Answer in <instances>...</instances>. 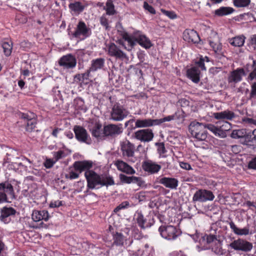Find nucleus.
I'll list each match as a JSON object with an SVG mask.
<instances>
[{
  "instance_id": "nucleus-47",
  "label": "nucleus",
  "mask_w": 256,
  "mask_h": 256,
  "mask_svg": "<svg viewBox=\"0 0 256 256\" xmlns=\"http://www.w3.org/2000/svg\"><path fill=\"white\" fill-rule=\"evenodd\" d=\"M250 2V0H234V4L237 8H242L248 6Z\"/></svg>"
},
{
  "instance_id": "nucleus-59",
  "label": "nucleus",
  "mask_w": 256,
  "mask_h": 256,
  "mask_svg": "<svg viewBox=\"0 0 256 256\" xmlns=\"http://www.w3.org/2000/svg\"><path fill=\"white\" fill-rule=\"evenodd\" d=\"M54 156L56 160L58 161V160L64 158L65 156V154L62 150H58L54 153Z\"/></svg>"
},
{
  "instance_id": "nucleus-30",
  "label": "nucleus",
  "mask_w": 256,
  "mask_h": 256,
  "mask_svg": "<svg viewBox=\"0 0 256 256\" xmlns=\"http://www.w3.org/2000/svg\"><path fill=\"white\" fill-rule=\"evenodd\" d=\"M200 71L196 66L188 68L186 71V76L194 83H198L200 80Z\"/></svg>"
},
{
  "instance_id": "nucleus-58",
  "label": "nucleus",
  "mask_w": 256,
  "mask_h": 256,
  "mask_svg": "<svg viewBox=\"0 0 256 256\" xmlns=\"http://www.w3.org/2000/svg\"><path fill=\"white\" fill-rule=\"evenodd\" d=\"M242 121L247 124H250V126H256V118H245L242 119Z\"/></svg>"
},
{
  "instance_id": "nucleus-41",
  "label": "nucleus",
  "mask_w": 256,
  "mask_h": 256,
  "mask_svg": "<svg viewBox=\"0 0 256 256\" xmlns=\"http://www.w3.org/2000/svg\"><path fill=\"white\" fill-rule=\"evenodd\" d=\"M68 7L71 10L77 13L82 12L84 8V6L79 2L70 3Z\"/></svg>"
},
{
  "instance_id": "nucleus-14",
  "label": "nucleus",
  "mask_w": 256,
  "mask_h": 256,
  "mask_svg": "<svg viewBox=\"0 0 256 256\" xmlns=\"http://www.w3.org/2000/svg\"><path fill=\"white\" fill-rule=\"evenodd\" d=\"M246 74L244 68H238L230 74L228 78V82L229 84H234L240 82L242 76H246Z\"/></svg>"
},
{
  "instance_id": "nucleus-46",
  "label": "nucleus",
  "mask_w": 256,
  "mask_h": 256,
  "mask_svg": "<svg viewBox=\"0 0 256 256\" xmlns=\"http://www.w3.org/2000/svg\"><path fill=\"white\" fill-rule=\"evenodd\" d=\"M74 104L76 106L79 110L86 112V108L84 105V102L82 98H78L74 100Z\"/></svg>"
},
{
  "instance_id": "nucleus-53",
  "label": "nucleus",
  "mask_w": 256,
  "mask_h": 256,
  "mask_svg": "<svg viewBox=\"0 0 256 256\" xmlns=\"http://www.w3.org/2000/svg\"><path fill=\"white\" fill-rule=\"evenodd\" d=\"M162 12L170 19H174L176 18V15L173 11L166 10L164 9H161Z\"/></svg>"
},
{
  "instance_id": "nucleus-22",
  "label": "nucleus",
  "mask_w": 256,
  "mask_h": 256,
  "mask_svg": "<svg viewBox=\"0 0 256 256\" xmlns=\"http://www.w3.org/2000/svg\"><path fill=\"white\" fill-rule=\"evenodd\" d=\"M183 38L188 42L198 43L200 40L197 32L194 30L186 29L183 32Z\"/></svg>"
},
{
  "instance_id": "nucleus-33",
  "label": "nucleus",
  "mask_w": 256,
  "mask_h": 256,
  "mask_svg": "<svg viewBox=\"0 0 256 256\" xmlns=\"http://www.w3.org/2000/svg\"><path fill=\"white\" fill-rule=\"evenodd\" d=\"M136 42L146 49L150 48L152 46L150 40L144 34H139L136 36Z\"/></svg>"
},
{
  "instance_id": "nucleus-3",
  "label": "nucleus",
  "mask_w": 256,
  "mask_h": 256,
  "mask_svg": "<svg viewBox=\"0 0 256 256\" xmlns=\"http://www.w3.org/2000/svg\"><path fill=\"white\" fill-rule=\"evenodd\" d=\"M232 128L231 124L226 120L217 122L216 124H208L207 128L212 132L216 136L221 138L226 136V132Z\"/></svg>"
},
{
  "instance_id": "nucleus-25",
  "label": "nucleus",
  "mask_w": 256,
  "mask_h": 256,
  "mask_svg": "<svg viewBox=\"0 0 256 256\" xmlns=\"http://www.w3.org/2000/svg\"><path fill=\"white\" fill-rule=\"evenodd\" d=\"M118 170L128 174H133L136 173V170L126 162L122 160H117L114 163Z\"/></svg>"
},
{
  "instance_id": "nucleus-27",
  "label": "nucleus",
  "mask_w": 256,
  "mask_h": 256,
  "mask_svg": "<svg viewBox=\"0 0 256 256\" xmlns=\"http://www.w3.org/2000/svg\"><path fill=\"white\" fill-rule=\"evenodd\" d=\"M92 166V162L91 161L84 160L76 161L73 164V167L76 171L81 173L82 171L90 170V169Z\"/></svg>"
},
{
  "instance_id": "nucleus-62",
  "label": "nucleus",
  "mask_w": 256,
  "mask_h": 256,
  "mask_svg": "<svg viewBox=\"0 0 256 256\" xmlns=\"http://www.w3.org/2000/svg\"><path fill=\"white\" fill-rule=\"evenodd\" d=\"M196 64L202 70H206V68L204 66V61L203 58H200L198 62H196Z\"/></svg>"
},
{
  "instance_id": "nucleus-50",
  "label": "nucleus",
  "mask_w": 256,
  "mask_h": 256,
  "mask_svg": "<svg viewBox=\"0 0 256 256\" xmlns=\"http://www.w3.org/2000/svg\"><path fill=\"white\" fill-rule=\"evenodd\" d=\"M130 206V203L128 201H124L118 206L114 210V212H118L120 210L126 209Z\"/></svg>"
},
{
  "instance_id": "nucleus-20",
  "label": "nucleus",
  "mask_w": 256,
  "mask_h": 256,
  "mask_svg": "<svg viewBox=\"0 0 256 256\" xmlns=\"http://www.w3.org/2000/svg\"><path fill=\"white\" fill-rule=\"evenodd\" d=\"M134 146L128 140L124 141L121 144V150L123 156L128 158H131L132 160H129L133 162H134V160L132 159L134 154Z\"/></svg>"
},
{
  "instance_id": "nucleus-60",
  "label": "nucleus",
  "mask_w": 256,
  "mask_h": 256,
  "mask_svg": "<svg viewBox=\"0 0 256 256\" xmlns=\"http://www.w3.org/2000/svg\"><path fill=\"white\" fill-rule=\"evenodd\" d=\"M100 24L105 27L106 29H108V20L104 16H102L100 18Z\"/></svg>"
},
{
  "instance_id": "nucleus-2",
  "label": "nucleus",
  "mask_w": 256,
  "mask_h": 256,
  "mask_svg": "<svg viewBox=\"0 0 256 256\" xmlns=\"http://www.w3.org/2000/svg\"><path fill=\"white\" fill-rule=\"evenodd\" d=\"M208 124H203L196 122H192L188 128L192 136L200 141L205 140L208 136L206 130Z\"/></svg>"
},
{
  "instance_id": "nucleus-11",
  "label": "nucleus",
  "mask_w": 256,
  "mask_h": 256,
  "mask_svg": "<svg viewBox=\"0 0 256 256\" xmlns=\"http://www.w3.org/2000/svg\"><path fill=\"white\" fill-rule=\"evenodd\" d=\"M91 34V30L82 21H80L76 26L73 36L80 40H84Z\"/></svg>"
},
{
  "instance_id": "nucleus-29",
  "label": "nucleus",
  "mask_w": 256,
  "mask_h": 256,
  "mask_svg": "<svg viewBox=\"0 0 256 256\" xmlns=\"http://www.w3.org/2000/svg\"><path fill=\"white\" fill-rule=\"evenodd\" d=\"M228 224L233 232L236 235L240 236H247L250 234L248 226H246L242 228H239L236 226L234 222L232 220L228 222Z\"/></svg>"
},
{
  "instance_id": "nucleus-40",
  "label": "nucleus",
  "mask_w": 256,
  "mask_h": 256,
  "mask_svg": "<svg viewBox=\"0 0 256 256\" xmlns=\"http://www.w3.org/2000/svg\"><path fill=\"white\" fill-rule=\"evenodd\" d=\"M212 250L216 254L222 255L224 254L222 248V242L220 240L210 246Z\"/></svg>"
},
{
  "instance_id": "nucleus-44",
  "label": "nucleus",
  "mask_w": 256,
  "mask_h": 256,
  "mask_svg": "<svg viewBox=\"0 0 256 256\" xmlns=\"http://www.w3.org/2000/svg\"><path fill=\"white\" fill-rule=\"evenodd\" d=\"M246 134V132L245 130H232L230 136L233 138H244Z\"/></svg>"
},
{
  "instance_id": "nucleus-13",
  "label": "nucleus",
  "mask_w": 256,
  "mask_h": 256,
  "mask_svg": "<svg viewBox=\"0 0 256 256\" xmlns=\"http://www.w3.org/2000/svg\"><path fill=\"white\" fill-rule=\"evenodd\" d=\"M154 134L152 130L146 128L142 129L136 132L134 137L136 140L142 142H150L154 138Z\"/></svg>"
},
{
  "instance_id": "nucleus-24",
  "label": "nucleus",
  "mask_w": 256,
  "mask_h": 256,
  "mask_svg": "<svg viewBox=\"0 0 256 256\" xmlns=\"http://www.w3.org/2000/svg\"><path fill=\"white\" fill-rule=\"evenodd\" d=\"M122 38L128 43V46H126L124 44V42L122 40H118V44H121L124 46V48L130 51L131 50L132 48L136 45V36L134 37L132 36L129 35L128 33L125 32L122 36Z\"/></svg>"
},
{
  "instance_id": "nucleus-63",
  "label": "nucleus",
  "mask_w": 256,
  "mask_h": 256,
  "mask_svg": "<svg viewBox=\"0 0 256 256\" xmlns=\"http://www.w3.org/2000/svg\"><path fill=\"white\" fill-rule=\"evenodd\" d=\"M180 166L181 168L186 170H190L192 169L190 165L189 164L186 162H180Z\"/></svg>"
},
{
  "instance_id": "nucleus-39",
  "label": "nucleus",
  "mask_w": 256,
  "mask_h": 256,
  "mask_svg": "<svg viewBox=\"0 0 256 256\" xmlns=\"http://www.w3.org/2000/svg\"><path fill=\"white\" fill-rule=\"evenodd\" d=\"M245 37L244 36H237L230 40V43L234 46L240 47L244 45Z\"/></svg>"
},
{
  "instance_id": "nucleus-61",
  "label": "nucleus",
  "mask_w": 256,
  "mask_h": 256,
  "mask_svg": "<svg viewBox=\"0 0 256 256\" xmlns=\"http://www.w3.org/2000/svg\"><path fill=\"white\" fill-rule=\"evenodd\" d=\"M62 205V202L60 200H55L52 202L50 204V207L51 208H58Z\"/></svg>"
},
{
  "instance_id": "nucleus-1",
  "label": "nucleus",
  "mask_w": 256,
  "mask_h": 256,
  "mask_svg": "<svg viewBox=\"0 0 256 256\" xmlns=\"http://www.w3.org/2000/svg\"><path fill=\"white\" fill-rule=\"evenodd\" d=\"M84 176L86 180L88 188L84 192H88V189H98L104 186H108L114 184L112 177L100 175L94 170H86L84 172Z\"/></svg>"
},
{
  "instance_id": "nucleus-64",
  "label": "nucleus",
  "mask_w": 256,
  "mask_h": 256,
  "mask_svg": "<svg viewBox=\"0 0 256 256\" xmlns=\"http://www.w3.org/2000/svg\"><path fill=\"white\" fill-rule=\"evenodd\" d=\"M222 70L220 68L214 67L210 69V72L212 74L214 75L218 73Z\"/></svg>"
},
{
  "instance_id": "nucleus-4",
  "label": "nucleus",
  "mask_w": 256,
  "mask_h": 256,
  "mask_svg": "<svg viewBox=\"0 0 256 256\" xmlns=\"http://www.w3.org/2000/svg\"><path fill=\"white\" fill-rule=\"evenodd\" d=\"M129 112L120 104H114L110 112V119L114 122H120L127 118Z\"/></svg>"
},
{
  "instance_id": "nucleus-35",
  "label": "nucleus",
  "mask_w": 256,
  "mask_h": 256,
  "mask_svg": "<svg viewBox=\"0 0 256 256\" xmlns=\"http://www.w3.org/2000/svg\"><path fill=\"white\" fill-rule=\"evenodd\" d=\"M244 142L246 145H256V129H254L252 132L246 134L244 136Z\"/></svg>"
},
{
  "instance_id": "nucleus-34",
  "label": "nucleus",
  "mask_w": 256,
  "mask_h": 256,
  "mask_svg": "<svg viewBox=\"0 0 256 256\" xmlns=\"http://www.w3.org/2000/svg\"><path fill=\"white\" fill-rule=\"evenodd\" d=\"M234 10L229 6H222L214 10L215 16H223L232 14Z\"/></svg>"
},
{
  "instance_id": "nucleus-56",
  "label": "nucleus",
  "mask_w": 256,
  "mask_h": 256,
  "mask_svg": "<svg viewBox=\"0 0 256 256\" xmlns=\"http://www.w3.org/2000/svg\"><path fill=\"white\" fill-rule=\"evenodd\" d=\"M248 169L256 170V156L252 158L248 162Z\"/></svg>"
},
{
  "instance_id": "nucleus-17",
  "label": "nucleus",
  "mask_w": 256,
  "mask_h": 256,
  "mask_svg": "<svg viewBox=\"0 0 256 256\" xmlns=\"http://www.w3.org/2000/svg\"><path fill=\"white\" fill-rule=\"evenodd\" d=\"M58 64L64 68H73L76 66V60L74 56L69 54L62 56L60 58Z\"/></svg>"
},
{
  "instance_id": "nucleus-36",
  "label": "nucleus",
  "mask_w": 256,
  "mask_h": 256,
  "mask_svg": "<svg viewBox=\"0 0 256 256\" xmlns=\"http://www.w3.org/2000/svg\"><path fill=\"white\" fill-rule=\"evenodd\" d=\"M120 178L122 182L126 184L139 183L141 178L136 176H128L124 174H120Z\"/></svg>"
},
{
  "instance_id": "nucleus-7",
  "label": "nucleus",
  "mask_w": 256,
  "mask_h": 256,
  "mask_svg": "<svg viewBox=\"0 0 256 256\" xmlns=\"http://www.w3.org/2000/svg\"><path fill=\"white\" fill-rule=\"evenodd\" d=\"M251 68V70H248V68H246L248 72H250L246 80L251 85L250 98H256V60H253Z\"/></svg>"
},
{
  "instance_id": "nucleus-19",
  "label": "nucleus",
  "mask_w": 256,
  "mask_h": 256,
  "mask_svg": "<svg viewBox=\"0 0 256 256\" xmlns=\"http://www.w3.org/2000/svg\"><path fill=\"white\" fill-rule=\"evenodd\" d=\"M212 116L218 120H232L237 117L232 111L226 110L222 112H212Z\"/></svg>"
},
{
  "instance_id": "nucleus-49",
  "label": "nucleus",
  "mask_w": 256,
  "mask_h": 256,
  "mask_svg": "<svg viewBox=\"0 0 256 256\" xmlns=\"http://www.w3.org/2000/svg\"><path fill=\"white\" fill-rule=\"evenodd\" d=\"M218 239L214 234H209L206 236V240L208 244H210V246L216 243Z\"/></svg>"
},
{
  "instance_id": "nucleus-31",
  "label": "nucleus",
  "mask_w": 256,
  "mask_h": 256,
  "mask_svg": "<svg viewBox=\"0 0 256 256\" xmlns=\"http://www.w3.org/2000/svg\"><path fill=\"white\" fill-rule=\"evenodd\" d=\"M105 63V60L104 58H98L92 60L89 69L91 72H96L102 69Z\"/></svg>"
},
{
  "instance_id": "nucleus-18",
  "label": "nucleus",
  "mask_w": 256,
  "mask_h": 256,
  "mask_svg": "<svg viewBox=\"0 0 256 256\" xmlns=\"http://www.w3.org/2000/svg\"><path fill=\"white\" fill-rule=\"evenodd\" d=\"M108 54L117 59L124 60L128 58L126 54L121 50L114 43H110L108 46Z\"/></svg>"
},
{
  "instance_id": "nucleus-26",
  "label": "nucleus",
  "mask_w": 256,
  "mask_h": 256,
  "mask_svg": "<svg viewBox=\"0 0 256 256\" xmlns=\"http://www.w3.org/2000/svg\"><path fill=\"white\" fill-rule=\"evenodd\" d=\"M50 218L48 212L46 210H34L32 214V218L35 222H38L42 220L47 222Z\"/></svg>"
},
{
  "instance_id": "nucleus-42",
  "label": "nucleus",
  "mask_w": 256,
  "mask_h": 256,
  "mask_svg": "<svg viewBox=\"0 0 256 256\" xmlns=\"http://www.w3.org/2000/svg\"><path fill=\"white\" fill-rule=\"evenodd\" d=\"M180 112H175L174 114L166 116L164 118L160 119H156L157 125H159L166 122H170L178 118V115L180 114Z\"/></svg>"
},
{
  "instance_id": "nucleus-23",
  "label": "nucleus",
  "mask_w": 256,
  "mask_h": 256,
  "mask_svg": "<svg viewBox=\"0 0 256 256\" xmlns=\"http://www.w3.org/2000/svg\"><path fill=\"white\" fill-rule=\"evenodd\" d=\"M159 183L166 188L176 190L178 185V180L174 178L162 177L160 179Z\"/></svg>"
},
{
  "instance_id": "nucleus-51",
  "label": "nucleus",
  "mask_w": 256,
  "mask_h": 256,
  "mask_svg": "<svg viewBox=\"0 0 256 256\" xmlns=\"http://www.w3.org/2000/svg\"><path fill=\"white\" fill-rule=\"evenodd\" d=\"M156 144L157 146L158 152L160 156H162L166 152L164 144L163 142L156 143Z\"/></svg>"
},
{
  "instance_id": "nucleus-38",
  "label": "nucleus",
  "mask_w": 256,
  "mask_h": 256,
  "mask_svg": "<svg viewBox=\"0 0 256 256\" xmlns=\"http://www.w3.org/2000/svg\"><path fill=\"white\" fill-rule=\"evenodd\" d=\"M136 221L138 226L144 229L150 226L142 212L137 213L136 215Z\"/></svg>"
},
{
  "instance_id": "nucleus-9",
  "label": "nucleus",
  "mask_w": 256,
  "mask_h": 256,
  "mask_svg": "<svg viewBox=\"0 0 256 256\" xmlns=\"http://www.w3.org/2000/svg\"><path fill=\"white\" fill-rule=\"evenodd\" d=\"M20 117L26 124V130L31 132H34L36 128L37 120L36 116L32 112L22 113L20 115Z\"/></svg>"
},
{
  "instance_id": "nucleus-28",
  "label": "nucleus",
  "mask_w": 256,
  "mask_h": 256,
  "mask_svg": "<svg viewBox=\"0 0 256 256\" xmlns=\"http://www.w3.org/2000/svg\"><path fill=\"white\" fill-rule=\"evenodd\" d=\"M156 125V119L152 120L151 118L138 119L135 123V127L136 128H148Z\"/></svg>"
},
{
  "instance_id": "nucleus-37",
  "label": "nucleus",
  "mask_w": 256,
  "mask_h": 256,
  "mask_svg": "<svg viewBox=\"0 0 256 256\" xmlns=\"http://www.w3.org/2000/svg\"><path fill=\"white\" fill-rule=\"evenodd\" d=\"M113 244L116 246H123L126 238L122 234L117 232L113 234Z\"/></svg>"
},
{
  "instance_id": "nucleus-32",
  "label": "nucleus",
  "mask_w": 256,
  "mask_h": 256,
  "mask_svg": "<svg viewBox=\"0 0 256 256\" xmlns=\"http://www.w3.org/2000/svg\"><path fill=\"white\" fill-rule=\"evenodd\" d=\"M215 36L216 39L214 41L210 39L208 40V43L216 54L220 56L222 55V44L220 42L216 34H215Z\"/></svg>"
},
{
  "instance_id": "nucleus-55",
  "label": "nucleus",
  "mask_w": 256,
  "mask_h": 256,
  "mask_svg": "<svg viewBox=\"0 0 256 256\" xmlns=\"http://www.w3.org/2000/svg\"><path fill=\"white\" fill-rule=\"evenodd\" d=\"M80 174V172L77 173L76 172L71 171L68 174H66V178L70 180L76 179L79 177Z\"/></svg>"
},
{
  "instance_id": "nucleus-15",
  "label": "nucleus",
  "mask_w": 256,
  "mask_h": 256,
  "mask_svg": "<svg viewBox=\"0 0 256 256\" xmlns=\"http://www.w3.org/2000/svg\"><path fill=\"white\" fill-rule=\"evenodd\" d=\"M103 133L105 136H115L122 132V124H109L104 127Z\"/></svg>"
},
{
  "instance_id": "nucleus-54",
  "label": "nucleus",
  "mask_w": 256,
  "mask_h": 256,
  "mask_svg": "<svg viewBox=\"0 0 256 256\" xmlns=\"http://www.w3.org/2000/svg\"><path fill=\"white\" fill-rule=\"evenodd\" d=\"M90 72L91 71L88 69L86 72L78 74L77 76V78L80 81L83 82L85 80H88V78Z\"/></svg>"
},
{
  "instance_id": "nucleus-5",
  "label": "nucleus",
  "mask_w": 256,
  "mask_h": 256,
  "mask_svg": "<svg viewBox=\"0 0 256 256\" xmlns=\"http://www.w3.org/2000/svg\"><path fill=\"white\" fill-rule=\"evenodd\" d=\"M8 196L12 199L15 198L12 186L7 181L0 183V204L8 202Z\"/></svg>"
},
{
  "instance_id": "nucleus-43",
  "label": "nucleus",
  "mask_w": 256,
  "mask_h": 256,
  "mask_svg": "<svg viewBox=\"0 0 256 256\" xmlns=\"http://www.w3.org/2000/svg\"><path fill=\"white\" fill-rule=\"evenodd\" d=\"M4 52L6 56L10 55L12 49V44L10 42H4L2 44Z\"/></svg>"
},
{
  "instance_id": "nucleus-57",
  "label": "nucleus",
  "mask_w": 256,
  "mask_h": 256,
  "mask_svg": "<svg viewBox=\"0 0 256 256\" xmlns=\"http://www.w3.org/2000/svg\"><path fill=\"white\" fill-rule=\"evenodd\" d=\"M228 150L232 152L234 154H237L240 152L241 148L239 146L232 145L228 147Z\"/></svg>"
},
{
  "instance_id": "nucleus-6",
  "label": "nucleus",
  "mask_w": 256,
  "mask_h": 256,
  "mask_svg": "<svg viewBox=\"0 0 256 256\" xmlns=\"http://www.w3.org/2000/svg\"><path fill=\"white\" fill-rule=\"evenodd\" d=\"M158 231L162 238L168 240H174L180 234V230L176 227L171 225L160 226Z\"/></svg>"
},
{
  "instance_id": "nucleus-48",
  "label": "nucleus",
  "mask_w": 256,
  "mask_h": 256,
  "mask_svg": "<svg viewBox=\"0 0 256 256\" xmlns=\"http://www.w3.org/2000/svg\"><path fill=\"white\" fill-rule=\"evenodd\" d=\"M102 125L100 124H96L92 130V136L98 138L100 137Z\"/></svg>"
},
{
  "instance_id": "nucleus-45",
  "label": "nucleus",
  "mask_w": 256,
  "mask_h": 256,
  "mask_svg": "<svg viewBox=\"0 0 256 256\" xmlns=\"http://www.w3.org/2000/svg\"><path fill=\"white\" fill-rule=\"evenodd\" d=\"M106 10L108 15H113L116 13L114 6L112 0H108L106 4Z\"/></svg>"
},
{
  "instance_id": "nucleus-16",
  "label": "nucleus",
  "mask_w": 256,
  "mask_h": 256,
  "mask_svg": "<svg viewBox=\"0 0 256 256\" xmlns=\"http://www.w3.org/2000/svg\"><path fill=\"white\" fill-rule=\"evenodd\" d=\"M142 168L144 172L150 174H154L158 173L162 166L152 160H146L142 162Z\"/></svg>"
},
{
  "instance_id": "nucleus-10",
  "label": "nucleus",
  "mask_w": 256,
  "mask_h": 256,
  "mask_svg": "<svg viewBox=\"0 0 256 256\" xmlns=\"http://www.w3.org/2000/svg\"><path fill=\"white\" fill-rule=\"evenodd\" d=\"M214 198V195L210 190L200 189L194 193L192 197V200L204 202L207 201H212Z\"/></svg>"
},
{
  "instance_id": "nucleus-8",
  "label": "nucleus",
  "mask_w": 256,
  "mask_h": 256,
  "mask_svg": "<svg viewBox=\"0 0 256 256\" xmlns=\"http://www.w3.org/2000/svg\"><path fill=\"white\" fill-rule=\"evenodd\" d=\"M229 246L235 250L244 252H250L253 248L252 243L240 238L234 240Z\"/></svg>"
},
{
  "instance_id": "nucleus-12",
  "label": "nucleus",
  "mask_w": 256,
  "mask_h": 256,
  "mask_svg": "<svg viewBox=\"0 0 256 256\" xmlns=\"http://www.w3.org/2000/svg\"><path fill=\"white\" fill-rule=\"evenodd\" d=\"M0 220L5 224L9 223L11 218L14 217L18 212L14 208L10 206H4L0 210Z\"/></svg>"
},
{
  "instance_id": "nucleus-21",
  "label": "nucleus",
  "mask_w": 256,
  "mask_h": 256,
  "mask_svg": "<svg viewBox=\"0 0 256 256\" xmlns=\"http://www.w3.org/2000/svg\"><path fill=\"white\" fill-rule=\"evenodd\" d=\"M76 140L81 142H87L89 136L86 130L82 126H76L74 128Z\"/></svg>"
},
{
  "instance_id": "nucleus-52",
  "label": "nucleus",
  "mask_w": 256,
  "mask_h": 256,
  "mask_svg": "<svg viewBox=\"0 0 256 256\" xmlns=\"http://www.w3.org/2000/svg\"><path fill=\"white\" fill-rule=\"evenodd\" d=\"M143 8L145 10L148 11L150 14H156L154 8L146 1L144 2Z\"/></svg>"
}]
</instances>
